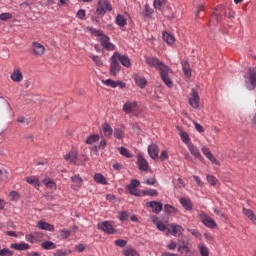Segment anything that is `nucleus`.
I'll list each match as a JSON object with an SVG mask.
<instances>
[{
  "instance_id": "1",
  "label": "nucleus",
  "mask_w": 256,
  "mask_h": 256,
  "mask_svg": "<svg viewBox=\"0 0 256 256\" xmlns=\"http://www.w3.org/2000/svg\"><path fill=\"white\" fill-rule=\"evenodd\" d=\"M88 30L92 35L99 38L98 41L102 47V53H105V51H115V49H117V46L111 43V39L107 35L103 34V31L95 28H88Z\"/></svg>"
},
{
  "instance_id": "2",
  "label": "nucleus",
  "mask_w": 256,
  "mask_h": 256,
  "mask_svg": "<svg viewBox=\"0 0 256 256\" xmlns=\"http://www.w3.org/2000/svg\"><path fill=\"white\" fill-rule=\"evenodd\" d=\"M199 219L205 227H208V229H215L217 227V223L215 222L214 219L211 218V216L205 214V212H201L199 214Z\"/></svg>"
},
{
  "instance_id": "3",
  "label": "nucleus",
  "mask_w": 256,
  "mask_h": 256,
  "mask_svg": "<svg viewBox=\"0 0 256 256\" xmlns=\"http://www.w3.org/2000/svg\"><path fill=\"white\" fill-rule=\"evenodd\" d=\"M190 107L194 109H199V105L201 103V98L199 97V92L193 88L190 93V98L188 100Z\"/></svg>"
},
{
  "instance_id": "4",
  "label": "nucleus",
  "mask_w": 256,
  "mask_h": 256,
  "mask_svg": "<svg viewBox=\"0 0 256 256\" xmlns=\"http://www.w3.org/2000/svg\"><path fill=\"white\" fill-rule=\"evenodd\" d=\"M113 8L108 0H99L96 8L97 15H105L107 11H111Z\"/></svg>"
},
{
  "instance_id": "5",
  "label": "nucleus",
  "mask_w": 256,
  "mask_h": 256,
  "mask_svg": "<svg viewBox=\"0 0 256 256\" xmlns=\"http://www.w3.org/2000/svg\"><path fill=\"white\" fill-rule=\"evenodd\" d=\"M119 73H121V64L117 61V58L113 54L110 58V75L116 77V75H119Z\"/></svg>"
},
{
  "instance_id": "6",
  "label": "nucleus",
  "mask_w": 256,
  "mask_h": 256,
  "mask_svg": "<svg viewBox=\"0 0 256 256\" xmlns=\"http://www.w3.org/2000/svg\"><path fill=\"white\" fill-rule=\"evenodd\" d=\"M139 185H141V182L135 179L130 182L126 189L128 193H130V195H134L135 197H141V190L137 189Z\"/></svg>"
},
{
  "instance_id": "7",
  "label": "nucleus",
  "mask_w": 256,
  "mask_h": 256,
  "mask_svg": "<svg viewBox=\"0 0 256 256\" xmlns=\"http://www.w3.org/2000/svg\"><path fill=\"white\" fill-rule=\"evenodd\" d=\"M31 51L35 57H43L45 55V46L39 42H32Z\"/></svg>"
},
{
  "instance_id": "8",
  "label": "nucleus",
  "mask_w": 256,
  "mask_h": 256,
  "mask_svg": "<svg viewBox=\"0 0 256 256\" xmlns=\"http://www.w3.org/2000/svg\"><path fill=\"white\" fill-rule=\"evenodd\" d=\"M97 227L100 231H103L104 233H107L108 235L115 234V228H113V225L109 223V221H103L97 224Z\"/></svg>"
},
{
  "instance_id": "9",
  "label": "nucleus",
  "mask_w": 256,
  "mask_h": 256,
  "mask_svg": "<svg viewBox=\"0 0 256 256\" xmlns=\"http://www.w3.org/2000/svg\"><path fill=\"white\" fill-rule=\"evenodd\" d=\"M113 55L116 58L117 62L121 63L123 67H126L127 69L131 67V60L129 59V57L122 55L119 52H114Z\"/></svg>"
},
{
  "instance_id": "10",
  "label": "nucleus",
  "mask_w": 256,
  "mask_h": 256,
  "mask_svg": "<svg viewBox=\"0 0 256 256\" xmlns=\"http://www.w3.org/2000/svg\"><path fill=\"white\" fill-rule=\"evenodd\" d=\"M137 165L140 171H149V162L143 157V154L137 155Z\"/></svg>"
},
{
  "instance_id": "11",
  "label": "nucleus",
  "mask_w": 256,
  "mask_h": 256,
  "mask_svg": "<svg viewBox=\"0 0 256 256\" xmlns=\"http://www.w3.org/2000/svg\"><path fill=\"white\" fill-rule=\"evenodd\" d=\"M148 155L153 161L159 160V146L157 144H151L148 146Z\"/></svg>"
},
{
  "instance_id": "12",
  "label": "nucleus",
  "mask_w": 256,
  "mask_h": 256,
  "mask_svg": "<svg viewBox=\"0 0 256 256\" xmlns=\"http://www.w3.org/2000/svg\"><path fill=\"white\" fill-rule=\"evenodd\" d=\"M201 151L203 155H205V157H207L209 161H211V163H213L214 165H221L219 160L215 158V156L213 155V153H211V150H209V148H207L206 146H202Z\"/></svg>"
},
{
  "instance_id": "13",
  "label": "nucleus",
  "mask_w": 256,
  "mask_h": 256,
  "mask_svg": "<svg viewBox=\"0 0 256 256\" xmlns=\"http://www.w3.org/2000/svg\"><path fill=\"white\" fill-rule=\"evenodd\" d=\"M168 231L174 237H179V235H181V233H183V231H185V229L181 225L172 223L169 225Z\"/></svg>"
},
{
  "instance_id": "14",
  "label": "nucleus",
  "mask_w": 256,
  "mask_h": 256,
  "mask_svg": "<svg viewBox=\"0 0 256 256\" xmlns=\"http://www.w3.org/2000/svg\"><path fill=\"white\" fill-rule=\"evenodd\" d=\"M146 206L150 207L153 213H156V214H159L161 211H163V204L161 202L150 201L146 203Z\"/></svg>"
},
{
  "instance_id": "15",
  "label": "nucleus",
  "mask_w": 256,
  "mask_h": 256,
  "mask_svg": "<svg viewBox=\"0 0 256 256\" xmlns=\"http://www.w3.org/2000/svg\"><path fill=\"white\" fill-rule=\"evenodd\" d=\"M135 109H137V103L135 101H127L126 103H124L122 110L124 111V113H126L127 115L133 113V111H135Z\"/></svg>"
},
{
  "instance_id": "16",
  "label": "nucleus",
  "mask_w": 256,
  "mask_h": 256,
  "mask_svg": "<svg viewBox=\"0 0 256 256\" xmlns=\"http://www.w3.org/2000/svg\"><path fill=\"white\" fill-rule=\"evenodd\" d=\"M36 227H38V229H42V231H50L51 233L55 231V226L53 224L47 223L43 220L38 221Z\"/></svg>"
},
{
  "instance_id": "17",
  "label": "nucleus",
  "mask_w": 256,
  "mask_h": 256,
  "mask_svg": "<svg viewBox=\"0 0 256 256\" xmlns=\"http://www.w3.org/2000/svg\"><path fill=\"white\" fill-rule=\"evenodd\" d=\"M10 79H12L14 83H21V81H23V72H21V69L15 68L10 75Z\"/></svg>"
},
{
  "instance_id": "18",
  "label": "nucleus",
  "mask_w": 256,
  "mask_h": 256,
  "mask_svg": "<svg viewBox=\"0 0 256 256\" xmlns=\"http://www.w3.org/2000/svg\"><path fill=\"white\" fill-rule=\"evenodd\" d=\"M11 249H15V251H29L31 246L25 242L13 243L10 245Z\"/></svg>"
},
{
  "instance_id": "19",
  "label": "nucleus",
  "mask_w": 256,
  "mask_h": 256,
  "mask_svg": "<svg viewBox=\"0 0 256 256\" xmlns=\"http://www.w3.org/2000/svg\"><path fill=\"white\" fill-rule=\"evenodd\" d=\"M242 213L243 215H245V217H247V219H249V221H251L252 223H254V225H256V215H255V212H253V210L243 207Z\"/></svg>"
},
{
  "instance_id": "20",
  "label": "nucleus",
  "mask_w": 256,
  "mask_h": 256,
  "mask_svg": "<svg viewBox=\"0 0 256 256\" xmlns=\"http://www.w3.org/2000/svg\"><path fill=\"white\" fill-rule=\"evenodd\" d=\"M133 79L140 89H145V87H147V79H145V77H141L139 74H134Z\"/></svg>"
},
{
  "instance_id": "21",
  "label": "nucleus",
  "mask_w": 256,
  "mask_h": 256,
  "mask_svg": "<svg viewBox=\"0 0 256 256\" xmlns=\"http://www.w3.org/2000/svg\"><path fill=\"white\" fill-rule=\"evenodd\" d=\"M188 150L190 151L191 155L195 157V159H201V151H199V148L195 146V144L190 143L187 145Z\"/></svg>"
},
{
  "instance_id": "22",
  "label": "nucleus",
  "mask_w": 256,
  "mask_h": 256,
  "mask_svg": "<svg viewBox=\"0 0 256 256\" xmlns=\"http://www.w3.org/2000/svg\"><path fill=\"white\" fill-rule=\"evenodd\" d=\"M145 62L149 67H155L156 69L163 63L157 57H145Z\"/></svg>"
},
{
  "instance_id": "23",
  "label": "nucleus",
  "mask_w": 256,
  "mask_h": 256,
  "mask_svg": "<svg viewBox=\"0 0 256 256\" xmlns=\"http://www.w3.org/2000/svg\"><path fill=\"white\" fill-rule=\"evenodd\" d=\"M102 131L105 137H107L108 139H111V137H113V128L111 127V125L104 123L102 125Z\"/></svg>"
},
{
  "instance_id": "24",
  "label": "nucleus",
  "mask_w": 256,
  "mask_h": 256,
  "mask_svg": "<svg viewBox=\"0 0 256 256\" xmlns=\"http://www.w3.org/2000/svg\"><path fill=\"white\" fill-rule=\"evenodd\" d=\"M160 71V77H165L171 73L169 66L165 65L163 62L158 66Z\"/></svg>"
},
{
  "instance_id": "25",
  "label": "nucleus",
  "mask_w": 256,
  "mask_h": 256,
  "mask_svg": "<svg viewBox=\"0 0 256 256\" xmlns=\"http://www.w3.org/2000/svg\"><path fill=\"white\" fill-rule=\"evenodd\" d=\"M179 137L185 145H191V138H189V134H187V132L179 130Z\"/></svg>"
},
{
  "instance_id": "26",
  "label": "nucleus",
  "mask_w": 256,
  "mask_h": 256,
  "mask_svg": "<svg viewBox=\"0 0 256 256\" xmlns=\"http://www.w3.org/2000/svg\"><path fill=\"white\" fill-rule=\"evenodd\" d=\"M94 181L99 185H107V178H105V176H103L101 173H96L94 175Z\"/></svg>"
},
{
  "instance_id": "27",
  "label": "nucleus",
  "mask_w": 256,
  "mask_h": 256,
  "mask_svg": "<svg viewBox=\"0 0 256 256\" xmlns=\"http://www.w3.org/2000/svg\"><path fill=\"white\" fill-rule=\"evenodd\" d=\"M180 205H182V207H184V209H186V211H191V209H193V204L187 198H181Z\"/></svg>"
},
{
  "instance_id": "28",
  "label": "nucleus",
  "mask_w": 256,
  "mask_h": 256,
  "mask_svg": "<svg viewBox=\"0 0 256 256\" xmlns=\"http://www.w3.org/2000/svg\"><path fill=\"white\" fill-rule=\"evenodd\" d=\"M162 39L167 43L168 45H173L175 43V37L167 32H164L162 34Z\"/></svg>"
},
{
  "instance_id": "29",
  "label": "nucleus",
  "mask_w": 256,
  "mask_h": 256,
  "mask_svg": "<svg viewBox=\"0 0 256 256\" xmlns=\"http://www.w3.org/2000/svg\"><path fill=\"white\" fill-rule=\"evenodd\" d=\"M198 250L201 256H209V248L204 243L198 244Z\"/></svg>"
},
{
  "instance_id": "30",
  "label": "nucleus",
  "mask_w": 256,
  "mask_h": 256,
  "mask_svg": "<svg viewBox=\"0 0 256 256\" xmlns=\"http://www.w3.org/2000/svg\"><path fill=\"white\" fill-rule=\"evenodd\" d=\"M66 161L69 163H77V152L71 151L65 156Z\"/></svg>"
},
{
  "instance_id": "31",
  "label": "nucleus",
  "mask_w": 256,
  "mask_h": 256,
  "mask_svg": "<svg viewBox=\"0 0 256 256\" xmlns=\"http://www.w3.org/2000/svg\"><path fill=\"white\" fill-rule=\"evenodd\" d=\"M42 249L49 251L51 249H57V244L51 241H45L41 244Z\"/></svg>"
},
{
  "instance_id": "32",
  "label": "nucleus",
  "mask_w": 256,
  "mask_h": 256,
  "mask_svg": "<svg viewBox=\"0 0 256 256\" xmlns=\"http://www.w3.org/2000/svg\"><path fill=\"white\" fill-rule=\"evenodd\" d=\"M116 25L119 27H125L127 25V20L125 19V16L118 14L116 16Z\"/></svg>"
},
{
  "instance_id": "33",
  "label": "nucleus",
  "mask_w": 256,
  "mask_h": 256,
  "mask_svg": "<svg viewBox=\"0 0 256 256\" xmlns=\"http://www.w3.org/2000/svg\"><path fill=\"white\" fill-rule=\"evenodd\" d=\"M27 183H29V185H32V187H39V185H41V183L39 182V179H37V177L35 176H30L28 178H26Z\"/></svg>"
},
{
  "instance_id": "34",
  "label": "nucleus",
  "mask_w": 256,
  "mask_h": 256,
  "mask_svg": "<svg viewBox=\"0 0 256 256\" xmlns=\"http://www.w3.org/2000/svg\"><path fill=\"white\" fill-rule=\"evenodd\" d=\"M97 141H99V135L93 134L88 136L85 142L87 145H93V143H97Z\"/></svg>"
},
{
  "instance_id": "35",
  "label": "nucleus",
  "mask_w": 256,
  "mask_h": 256,
  "mask_svg": "<svg viewBox=\"0 0 256 256\" xmlns=\"http://www.w3.org/2000/svg\"><path fill=\"white\" fill-rule=\"evenodd\" d=\"M118 151L120 155H123V157H127V159H131V157H133V154H131V152H129V149L125 147L118 148Z\"/></svg>"
},
{
  "instance_id": "36",
  "label": "nucleus",
  "mask_w": 256,
  "mask_h": 256,
  "mask_svg": "<svg viewBox=\"0 0 256 256\" xmlns=\"http://www.w3.org/2000/svg\"><path fill=\"white\" fill-rule=\"evenodd\" d=\"M182 71L186 77H191V68L189 67V63L184 62L182 64Z\"/></svg>"
},
{
  "instance_id": "37",
  "label": "nucleus",
  "mask_w": 256,
  "mask_h": 256,
  "mask_svg": "<svg viewBox=\"0 0 256 256\" xmlns=\"http://www.w3.org/2000/svg\"><path fill=\"white\" fill-rule=\"evenodd\" d=\"M67 255H71L70 249H59V250H56V252L54 253V256H67Z\"/></svg>"
},
{
  "instance_id": "38",
  "label": "nucleus",
  "mask_w": 256,
  "mask_h": 256,
  "mask_svg": "<svg viewBox=\"0 0 256 256\" xmlns=\"http://www.w3.org/2000/svg\"><path fill=\"white\" fill-rule=\"evenodd\" d=\"M103 85H106L107 87H112V89L117 88V81L112 79H107L102 81Z\"/></svg>"
},
{
  "instance_id": "39",
  "label": "nucleus",
  "mask_w": 256,
  "mask_h": 256,
  "mask_svg": "<svg viewBox=\"0 0 256 256\" xmlns=\"http://www.w3.org/2000/svg\"><path fill=\"white\" fill-rule=\"evenodd\" d=\"M163 5H165V0H154V9L162 11Z\"/></svg>"
},
{
  "instance_id": "40",
  "label": "nucleus",
  "mask_w": 256,
  "mask_h": 256,
  "mask_svg": "<svg viewBox=\"0 0 256 256\" xmlns=\"http://www.w3.org/2000/svg\"><path fill=\"white\" fill-rule=\"evenodd\" d=\"M91 59L95 63V65H97V67H103V60L100 56L93 55Z\"/></svg>"
},
{
  "instance_id": "41",
  "label": "nucleus",
  "mask_w": 256,
  "mask_h": 256,
  "mask_svg": "<svg viewBox=\"0 0 256 256\" xmlns=\"http://www.w3.org/2000/svg\"><path fill=\"white\" fill-rule=\"evenodd\" d=\"M206 179H207L209 185H212V187H215V185H217V183H219V180H217L215 178V176H213V175H207Z\"/></svg>"
},
{
  "instance_id": "42",
  "label": "nucleus",
  "mask_w": 256,
  "mask_h": 256,
  "mask_svg": "<svg viewBox=\"0 0 256 256\" xmlns=\"http://www.w3.org/2000/svg\"><path fill=\"white\" fill-rule=\"evenodd\" d=\"M124 255L125 256H139V253L137 252V250H135L133 248H127L124 251Z\"/></svg>"
},
{
  "instance_id": "43",
  "label": "nucleus",
  "mask_w": 256,
  "mask_h": 256,
  "mask_svg": "<svg viewBox=\"0 0 256 256\" xmlns=\"http://www.w3.org/2000/svg\"><path fill=\"white\" fill-rule=\"evenodd\" d=\"M178 251L179 253H191V249H189V246H187V244L185 242H183L182 246L178 247Z\"/></svg>"
},
{
  "instance_id": "44",
  "label": "nucleus",
  "mask_w": 256,
  "mask_h": 256,
  "mask_svg": "<svg viewBox=\"0 0 256 256\" xmlns=\"http://www.w3.org/2000/svg\"><path fill=\"white\" fill-rule=\"evenodd\" d=\"M143 15H145V17H151V15H153V9H151V6H149V4H146L144 6Z\"/></svg>"
},
{
  "instance_id": "45",
  "label": "nucleus",
  "mask_w": 256,
  "mask_h": 256,
  "mask_svg": "<svg viewBox=\"0 0 256 256\" xmlns=\"http://www.w3.org/2000/svg\"><path fill=\"white\" fill-rule=\"evenodd\" d=\"M161 79H162L163 83H165V85H167V87H169V88L173 87V81H171V78H169V75L161 76Z\"/></svg>"
},
{
  "instance_id": "46",
  "label": "nucleus",
  "mask_w": 256,
  "mask_h": 256,
  "mask_svg": "<svg viewBox=\"0 0 256 256\" xmlns=\"http://www.w3.org/2000/svg\"><path fill=\"white\" fill-rule=\"evenodd\" d=\"M112 135H114L115 139H123L124 132L120 128H115Z\"/></svg>"
},
{
  "instance_id": "47",
  "label": "nucleus",
  "mask_w": 256,
  "mask_h": 256,
  "mask_svg": "<svg viewBox=\"0 0 256 256\" xmlns=\"http://www.w3.org/2000/svg\"><path fill=\"white\" fill-rule=\"evenodd\" d=\"M9 197H11L12 201H19V199H21V194L17 191H11Z\"/></svg>"
},
{
  "instance_id": "48",
  "label": "nucleus",
  "mask_w": 256,
  "mask_h": 256,
  "mask_svg": "<svg viewBox=\"0 0 256 256\" xmlns=\"http://www.w3.org/2000/svg\"><path fill=\"white\" fill-rule=\"evenodd\" d=\"M9 19H13V14L9 12L0 14V21H9Z\"/></svg>"
},
{
  "instance_id": "49",
  "label": "nucleus",
  "mask_w": 256,
  "mask_h": 256,
  "mask_svg": "<svg viewBox=\"0 0 256 256\" xmlns=\"http://www.w3.org/2000/svg\"><path fill=\"white\" fill-rule=\"evenodd\" d=\"M164 211L165 213H168V214H171V213H177V209H175V207L169 205V204H166L164 206Z\"/></svg>"
},
{
  "instance_id": "50",
  "label": "nucleus",
  "mask_w": 256,
  "mask_h": 256,
  "mask_svg": "<svg viewBox=\"0 0 256 256\" xmlns=\"http://www.w3.org/2000/svg\"><path fill=\"white\" fill-rule=\"evenodd\" d=\"M0 256H13V251L9 248L0 249Z\"/></svg>"
},
{
  "instance_id": "51",
  "label": "nucleus",
  "mask_w": 256,
  "mask_h": 256,
  "mask_svg": "<svg viewBox=\"0 0 256 256\" xmlns=\"http://www.w3.org/2000/svg\"><path fill=\"white\" fill-rule=\"evenodd\" d=\"M25 240L28 243H37V237H35L33 234H26Z\"/></svg>"
},
{
  "instance_id": "52",
  "label": "nucleus",
  "mask_w": 256,
  "mask_h": 256,
  "mask_svg": "<svg viewBox=\"0 0 256 256\" xmlns=\"http://www.w3.org/2000/svg\"><path fill=\"white\" fill-rule=\"evenodd\" d=\"M60 237L62 239H69V237H71V231L65 230V229L61 230L60 231Z\"/></svg>"
},
{
  "instance_id": "53",
  "label": "nucleus",
  "mask_w": 256,
  "mask_h": 256,
  "mask_svg": "<svg viewBox=\"0 0 256 256\" xmlns=\"http://www.w3.org/2000/svg\"><path fill=\"white\" fill-rule=\"evenodd\" d=\"M143 193L144 195H148L149 197H157V195H159V192H157V190L155 189L146 190Z\"/></svg>"
},
{
  "instance_id": "54",
  "label": "nucleus",
  "mask_w": 256,
  "mask_h": 256,
  "mask_svg": "<svg viewBox=\"0 0 256 256\" xmlns=\"http://www.w3.org/2000/svg\"><path fill=\"white\" fill-rule=\"evenodd\" d=\"M43 183L48 189H55V182H53L52 180L44 179Z\"/></svg>"
},
{
  "instance_id": "55",
  "label": "nucleus",
  "mask_w": 256,
  "mask_h": 256,
  "mask_svg": "<svg viewBox=\"0 0 256 256\" xmlns=\"http://www.w3.org/2000/svg\"><path fill=\"white\" fill-rule=\"evenodd\" d=\"M71 181L76 183V185H81V183H83V178H81L79 175H75L71 177Z\"/></svg>"
},
{
  "instance_id": "56",
  "label": "nucleus",
  "mask_w": 256,
  "mask_h": 256,
  "mask_svg": "<svg viewBox=\"0 0 256 256\" xmlns=\"http://www.w3.org/2000/svg\"><path fill=\"white\" fill-rule=\"evenodd\" d=\"M188 231H189V233H191V235H193L197 239H201V232H199V230H197V229H189L188 228Z\"/></svg>"
},
{
  "instance_id": "57",
  "label": "nucleus",
  "mask_w": 256,
  "mask_h": 256,
  "mask_svg": "<svg viewBox=\"0 0 256 256\" xmlns=\"http://www.w3.org/2000/svg\"><path fill=\"white\" fill-rule=\"evenodd\" d=\"M158 159H160V161H165L166 159H169V152H167V150H163L160 156H158Z\"/></svg>"
},
{
  "instance_id": "58",
  "label": "nucleus",
  "mask_w": 256,
  "mask_h": 256,
  "mask_svg": "<svg viewBox=\"0 0 256 256\" xmlns=\"http://www.w3.org/2000/svg\"><path fill=\"white\" fill-rule=\"evenodd\" d=\"M85 15H86L85 10L80 9L77 11L76 17L78 19H81V21H85Z\"/></svg>"
},
{
  "instance_id": "59",
  "label": "nucleus",
  "mask_w": 256,
  "mask_h": 256,
  "mask_svg": "<svg viewBox=\"0 0 256 256\" xmlns=\"http://www.w3.org/2000/svg\"><path fill=\"white\" fill-rule=\"evenodd\" d=\"M119 219H120V221H127L129 219V214H127L126 211H122L119 214Z\"/></svg>"
},
{
  "instance_id": "60",
  "label": "nucleus",
  "mask_w": 256,
  "mask_h": 256,
  "mask_svg": "<svg viewBox=\"0 0 256 256\" xmlns=\"http://www.w3.org/2000/svg\"><path fill=\"white\" fill-rule=\"evenodd\" d=\"M177 183L175 184V187H177L178 189H183V187H185V181H183V179L178 178Z\"/></svg>"
},
{
  "instance_id": "61",
  "label": "nucleus",
  "mask_w": 256,
  "mask_h": 256,
  "mask_svg": "<svg viewBox=\"0 0 256 256\" xmlns=\"http://www.w3.org/2000/svg\"><path fill=\"white\" fill-rule=\"evenodd\" d=\"M105 147H107V141L101 140L99 145L97 147H95V150L99 151L101 149H105Z\"/></svg>"
},
{
  "instance_id": "62",
  "label": "nucleus",
  "mask_w": 256,
  "mask_h": 256,
  "mask_svg": "<svg viewBox=\"0 0 256 256\" xmlns=\"http://www.w3.org/2000/svg\"><path fill=\"white\" fill-rule=\"evenodd\" d=\"M115 245L117 247H125L127 245V242L126 240L118 239V240H115Z\"/></svg>"
},
{
  "instance_id": "63",
  "label": "nucleus",
  "mask_w": 256,
  "mask_h": 256,
  "mask_svg": "<svg viewBox=\"0 0 256 256\" xmlns=\"http://www.w3.org/2000/svg\"><path fill=\"white\" fill-rule=\"evenodd\" d=\"M194 127L198 133H204L205 129L201 126V124L194 122Z\"/></svg>"
},
{
  "instance_id": "64",
  "label": "nucleus",
  "mask_w": 256,
  "mask_h": 256,
  "mask_svg": "<svg viewBox=\"0 0 256 256\" xmlns=\"http://www.w3.org/2000/svg\"><path fill=\"white\" fill-rule=\"evenodd\" d=\"M156 227L159 229V231H165L167 229V226L163 224V222H157Z\"/></svg>"
}]
</instances>
